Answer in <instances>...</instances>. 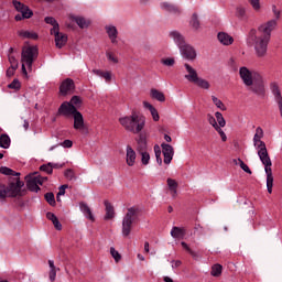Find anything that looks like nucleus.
<instances>
[{"instance_id":"obj_1","label":"nucleus","mask_w":282,"mask_h":282,"mask_svg":"<svg viewBox=\"0 0 282 282\" xmlns=\"http://www.w3.org/2000/svg\"><path fill=\"white\" fill-rule=\"evenodd\" d=\"M276 20H270L260 26L257 31L251 32L249 43L254 50L257 58H265L268 56V45L272 39V32L276 30Z\"/></svg>"},{"instance_id":"obj_2","label":"nucleus","mask_w":282,"mask_h":282,"mask_svg":"<svg viewBox=\"0 0 282 282\" xmlns=\"http://www.w3.org/2000/svg\"><path fill=\"white\" fill-rule=\"evenodd\" d=\"M253 147L258 150V158L264 166V173L267 175V191L272 195V188L274 186V175L272 174V159L268 153V148L263 141V128L258 127L253 135Z\"/></svg>"},{"instance_id":"obj_3","label":"nucleus","mask_w":282,"mask_h":282,"mask_svg":"<svg viewBox=\"0 0 282 282\" xmlns=\"http://www.w3.org/2000/svg\"><path fill=\"white\" fill-rule=\"evenodd\" d=\"M119 122L129 133H141L147 124V118L138 113L119 118Z\"/></svg>"},{"instance_id":"obj_4","label":"nucleus","mask_w":282,"mask_h":282,"mask_svg":"<svg viewBox=\"0 0 282 282\" xmlns=\"http://www.w3.org/2000/svg\"><path fill=\"white\" fill-rule=\"evenodd\" d=\"M22 186H25V183L19 180V177L9 183L8 186L0 185V199H6L7 197H19V195H21Z\"/></svg>"},{"instance_id":"obj_5","label":"nucleus","mask_w":282,"mask_h":282,"mask_svg":"<svg viewBox=\"0 0 282 282\" xmlns=\"http://www.w3.org/2000/svg\"><path fill=\"white\" fill-rule=\"evenodd\" d=\"M139 213H140V209H138L137 207L128 208V212L126 213L122 219V227H121L122 237H129V235H131L133 223L138 219Z\"/></svg>"},{"instance_id":"obj_6","label":"nucleus","mask_w":282,"mask_h":282,"mask_svg":"<svg viewBox=\"0 0 282 282\" xmlns=\"http://www.w3.org/2000/svg\"><path fill=\"white\" fill-rule=\"evenodd\" d=\"M26 186L32 193H39L41 191L40 186L47 182V177L39 175V173L29 174L26 177Z\"/></svg>"},{"instance_id":"obj_7","label":"nucleus","mask_w":282,"mask_h":282,"mask_svg":"<svg viewBox=\"0 0 282 282\" xmlns=\"http://www.w3.org/2000/svg\"><path fill=\"white\" fill-rule=\"evenodd\" d=\"M39 56V47L28 46L22 50L21 63H25L29 69H32V64Z\"/></svg>"},{"instance_id":"obj_8","label":"nucleus","mask_w":282,"mask_h":282,"mask_svg":"<svg viewBox=\"0 0 282 282\" xmlns=\"http://www.w3.org/2000/svg\"><path fill=\"white\" fill-rule=\"evenodd\" d=\"M260 75L261 74L259 72L252 70L246 66L239 68V76L245 87H250V85H252V82L259 78Z\"/></svg>"},{"instance_id":"obj_9","label":"nucleus","mask_w":282,"mask_h":282,"mask_svg":"<svg viewBox=\"0 0 282 282\" xmlns=\"http://www.w3.org/2000/svg\"><path fill=\"white\" fill-rule=\"evenodd\" d=\"M12 3L17 12L21 13L14 17L15 21H23L24 19H32V17H34V12L30 9V7L21 3L18 0H13Z\"/></svg>"},{"instance_id":"obj_10","label":"nucleus","mask_w":282,"mask_h":282,"mask_svg":"<svg viewBox=\"0 0 282 282\" xmlns=\"http://www.w3.org/2000/svg\"><path fill=\"white\" fill-rule=\"evenodd\" d=\"M250 91L256 94L257 96H265V82L263 80V76L259 75L253 82L252 85L247 86Z\"/></svg>"},{"instance_id":"obj_11","label":"nucleus","mask_w":282,"mask_h":282,"mask_svg":"<svg viewBox=\"0 0 282 282\" xmlns=\"http://www.w3.org/2000/svg\"><path fill=\"white\" fill-rule=\"evenodd\" d=\"M76 113H78V110L68 101H64L58 108V115L64 116V118H72Z\"/></svg>"},{"instance_id":"obj_12","label":"nucleus","mask_w":282,"mask_h":282,"mask_svg":"<svg viewBox=\"0 0 282 282\" xmlns=\"http://www.w3.org/2000/svg\"><path fill=\"white\" fill-rule=\"evenodd\" d=\"M180 53L186 61H195V58H197V51H195V47L189 44L181 46Z\"/></svg>"},{"instance_id":"obj_13","label":"nucleus","mask_w":282,"mask_h":282,"mask_svg":"<svg viewBox=\"0 0 282 282\" xmlns=\"http://www.w3.org/2000/svg\"><path fill=\"white\" fill-rule=\"evenodd\" d=\"M51 34L55 36V45L58 50H62V47L67 45V34L61 33V29H51Z\"/></svg>"},{"instance_id":"obj_14","label":"nucleus","mask_w":282,"mask_h":282,"mask_svg":"<svg viewBox=\"0 0 282 282\" xmlns=\"http://www.w3.org/2000/svg\"><path fill=\"white\" fill-rule=\"evenodd\" d=\"M161 149L164 158V164H171V162H173V155H175V150L173 149V145L169 143H162Z\"/></svg>"},{"instance_id":"obj_15","label":"nucleus","mask_w":282,"mask_h":282,"mask_svg":"<svg viewBox=\"0 0 282 282\" xmlns=\"http://www.w3.org/2000/svg\"><path fill=\"white\" fill-rule=\"evenodd\" d=\"M75 89H76V84L72 78H66L59 85V94L62 96H67V94H72V91H74Z\"/></svg>"},{"instance_id":"obj_16","label":"nucleus","mask_w":282,"mask_h":282,"mask_svg":"<svg viewBox=\"0 0 282 282\" xmlns=\"http://www.w3.org/2000/svg\"><path fill=\"white\" fill-rule=\"evenodd\" d=\"M207 120L212 127H214L215 131L220 135L223 142H226L228 140V137L226 135V132L219 127L217 123V119L213 115H207Z\"/></svg>"},{"instance_id":"obj_17","label":"nucleus","mask_w":282,"mask_h":282,"mask_svg":"<svg viewBox=\"0 0 282 282\" xmlns=\"http://www.w3.org/2000/svg\"><path fill=\"white\" fill-rule=\"evenodd\" d=\"M74 118V129L75 131H83L85 129V118H83V113L80 111H77Z\"/></svg>"},{"instance_id":"obj_18","label":"nucleus","mask_w":282,"mask_h":282,"mask_svg":"<svg viewBox=\"0 0 282 282\" xmlns=\"http://www.w3.org/2000/svg\"><path fill=\"white\" fill-rule=\"evenodd\" d=\"M184 67L187 72V74H185L186 80H188V83L197 82V78H199V76L197 75V70L193 68V66H191L189 64H185Z\"/></svg>"},{"instance_id":"obj_19","label":"nucleus","mask_w":282,"mask_h":282,"mask_svg":"<svg viewBox=\"0 0 282 282\" xmlns=\"http://www.w3.org/2000/svg\"><path fill=\"white\" fill-rule=\"evenodd\" d=\"M135 151L133 150V148H131V145H127L126 148V162L128 164V166H134L135 165Z\"/></svg>"},{"instance_id":"obj_20","label":"nucleus","mask_w":282,"mask_h":282,"mask_svg":"<svg viewBox=\"0 0 282 282\" xmlns=\"http://www.w3.org/2000/svg\"><path fill=\"white\" fill-rule=\"evenodd\" d=\"M80 213H83L84 217L86 219H89V221H96V218L94 217V213H91V208L86 203L79 204Z\"/></svg>"},{"instance_id":"obj_21","label":"nucleus","mask_w":282,"mask_h":282,"mask_svg":"<svg viewBox=\"0 0 282 282\" xmlns=\"http://www.w3.org/2000/svg\"><path fill=\"white\" fill-rule=\"evenodd\" d=\"M217 36L221 45H232V43H235V39L232 37V35L226 32H219Z\"/></svg>"},{"instance_id":"obj_22","label":"nucleus","mask_w":282,"mask_h":282,"mask_svg":"<svg viewBox=\"0 0 282 282\" xmlns=\"http://www.w3.org/2000/svg\"><path fill=\"white\" fill-rule=\"evenodd\" d=\"M70 20L75 21V23H77L78 28H80L82 30H85V28H89L91 23L89 20L76 15H70Z\"/></svg>"},{"instance_id":"obj_23","label":"nucleus","mask_w":282,"mask_h":282,"mask_svg":"<svg viewBox=\"0 0 282 282\" xmlns=\"http://www.w3.org/2000/svg\"><path fill=\"white\" fill-rule=\"evenodd\" d=\"M143 107H144V109H149L154 122L160 121V113L158 112V109H155V107H153V105H151L149 101H143Z\"/></svg>"},{"instance_id":"obj_24","label":"nucleus","mask_w":282,"mask_h":282,"mask_svg":"<svg viewBox=\"0 0 282 282\" xmlns=\"http://www.w3.org/2000/svg\"><path fill=\"white\" fill-rule=\"evenodd\" d=\"M170 36L173 39L176 45H178L180 48L183 47V45H186V43H184V36L180 32L172 31L170 32Z\"/></svg>"},{"instance_id":"obj_25","label":"nucleus","mask_w":282,"mask_h":282,"mask_svg":"<svg viewBox=\"0 0 282 282\" xmlns=\"http://www.w3.org/2000/svg\"><path fill=\"white\" fill-rule=\"evenodd\" d=\"M170 36L173 39L176 45H178L180 48L183 47V45H186V43H184V36L180 32L172 31L170 32Z\"/></svg>"},{"instance_id":"obj_26","label":"nucleus","mask_w":282,"mask_h":282,"mask_svg":"<svg viewBox=\"0 0 282 282\" xmlns=\"http://www.w3.org/2000/svg\"><path fill=\"white\" fill-rule=\"evenodd\" d=\"M150 96H151V98H153V100H158L159 102H165V100H166L164 93H162L155 88H152L150 90Z\"/></svg>"},{"instance_id":"obj_27","label":"nucleus","mask_w":282,"mask_h":282,"mask_svg":"<svg viewBox=\"0 0 282 282\" xmlns=\"http://www.w3.org/2000/svg\"><path fill=\"white\" fill-rule=\"evenodd\" d=\"M106 32H107L111 43L118 42L116 40V39H118V29H116V26H113V25L106 26Z\"/></svg>"},{"instance_id":"obj_28","label":"nucleus","mask_w":282,"mask_h":282,"mask_svg":"<svg viewBox=\"0 0 282 282\" xmlns=\"http://www.w3.org/2000/svg\"><path fill=\"white\" fill-rule=\"evenodd\" d=\"M46 218L50 219V221H52L54 228H56L57 230H63V225L61 224V221L58 220V217H56L54 213L48 212L46 214Z\"/></svg>"},{"instance_id":"obj_29","label":"nucleus","mask_w":282,"mask_h":282,"mask_svg":"<svg viewBox=\"0 0 282 282\" xmlns=\"http://www.w3.org/2000/svg\"><path fill=\"white\" fill-rule=\"evenodd\" d=\"M185 235L186 230L184 228L173 227L171 230V237H173L174 239L184 238Z\"/></svg>"},{"instance_id":"obj_30","label":"nucleus","mask_w":282,"mask_h":282,"mask_svg":"<svg viewBox=\"0 0 282 282\" xmlns=\"http://www.w3.org/2000/svg\"><path fill=\"white\" fill-rule=\"evenodd\" d=\"M18 34L22 39H31L32 41H36V39H39V34L34 31H20Z\"/></svg>"},{"instance_id":"obj_31","label":"nucleus","mask_w":282,"mask_h":282,"mask_svg":"<svg viewBox=\"0 0 282 282\" xmlns=\"http://www.w3.org/2000/svg\"><path fill=\"white\" fill-rule=\"evenodd\" d=\"M167 186L171 191L172 197H177V181L173 178H167Z\"/></svg>"},{"instance_id":"obj_32","label":"nucleus","mask_w":282,"mask_h":282,"mask_svg":"<svg viewBox=\"0 0 282 282\" xmlns=\"http://www.w3.org/2000/svg\"><path fill=\"white\" fill-rule=\"evenodd\" d=\"M93 74L105 78L106 83H111V72H102L101 69H93Z\"/></svg>"},{"instance_id":"obj_33","label":"nucleus","mask_w":282,"mask_h":282,"mask_svg":"<svg viewBox=\"0 0 282 282\" xmlns=\"http://www.w3.org/2000/svg\"><path fill=\"white\" fill-rule=\"evenodd\" d=\"M105 206H106L105 219L106 220L113 219V217L116 216V212L113 210V206H111V203H109V202H106Z\"/></svg>"},{"instance_id":"obj_34","label":"nucleus","mask_w":282,"mask_h":282,"mask_svg":"<svg viewBox=\"0 0 282 282\" xmlns=\"http://www.w3.org/2000/svg\"><path fill=\"white\" fill-rule=\"evenodd\" d=\"M11 140L10 135L1 134L0 135V148L1 149H10Z\"/></svg>"},{"instance_id":"obj_35","label":"nucleus","mask_w":282,"mask_h":282,"mask_svg":"<svg viewBox=\"0 0 282 282\" xmlns=\"http://www.w3.org/2000/svg\"><path fill=\"white\" fill-rule=\"evenodd\" d=\"M189 25L196 32H197V30H199L200 23H199V17L197 15V13H193L192 14V19L189 21Z\"/></svg>"},{"instance_id":"obj_36","label":"nucleus","mask_w":282,"mask_h":282,"mask_svg":"<svg viewBox=\"0 0 282 282\" xmlns=\"http://www.w3.org/2000/svg\"><path fill=\"white\" fill-rule=\"evenodd\" d=\"M0 173L2 175H11L12 177H19V175H21V173L13 171L12 169L8 167V166H2L0 167Z\"/></svg>"},{"instance_id":"obj_37","label":"nucleus","mask_w":282,"mask_h":282,"mask_svg":"<svg viewBox=\"0 0 282 282\" xmlns=\"http://www.w3.org/2000/svg\"><path fill=\"white\" fill-rule=\"evenodd\" d=\"M48 265H50V280L52 282L56 281V265H54V260H48Z\"/></svg>"},{"instance_id":"obj_38","label":"nucleus","mask_w":282,"mask_h":282,"mask_svg":"<svg viewBox=\"0 0 282 282\" xmlns=\"http://www.w3.org/2000/svg\"><path fill=\"white\" fill-rule=\"evenodd\" d=\"M194 85H197L198 87H200V89H210V84L208 83V80L202 79L199 77H197V80L194 82Z\"/></svg>"},{"instance_id":"obj_39","label":"nucleus","mask_w":282,"mask_h":282,"mask_svg":"<svg viewBox=\"0 0 282 282\" xmlns=\"http://www.w3.org/2000/svg\"><path fill=\"white\" fill-rule=\"evenodd\" d=\"M223 270H224V267H221V264H214L212 267L210 274L212 276H221Z\"/></svg>"},{"instance_id":"obj_40","label":"nucleus","mask_w":282,"mask_h":282,"mask_svg":"<svg viewBox=\"0 0 282 282\" xmlns=\"http://www.w3.org/2000/svg\"><path fill=\"white\" fill-rule=\"evenodd\" d=\"M161 9L165 10V12H178L177 7H175L169 2L161 3Z\"/></svg>"},{"instance_id":"obj_41","label":"nucleus","mask_w":282,"mask_h":282,"mask_svg":"<svg viewBox=\"0 0 282 282\" xmlns=\"http://www.w3.org/2000/svg\"><path fill=\"white\" fill-rule=\"evenodd\" d=\"M75 109L78 111L80 109V105H83V100L78 96H73L68 101Z\"/></svg>"},{"instance_id":"obj_42","label":"nucleus","mask_w":282,"mask_h":282,"mask_svg":"<svg viewBox=\"0 0 282 282\" xmlns=\"http://www.w3.org/2000/svg\"><path fill=\"white\" fill-rule=\"evenodd\" d=\"M215 118L216 122H218V127H220V129H224V127H226V119H224V115H221V112H216Z\"/></svg>"},{"instance_id":"obj_43","label":"nucleus","mask_w":282,"mask_h":282,"mask_svg":"<svg viewBox=\"0 0 282 282\" xmlns=\"http://www.w3.org/2000/svg\"><path fill=\"white\" fill-rule=\"evenodd\" d=\"M45 23H47L48 25H53L52 30H61V28L58 26V22L56 21V19L52 18V17H46L44 19Z\"/></svg>"},{"instance_id":"obj_44","label":"nucleus","mask_w":282,"mask_h":282,"mask_svg":"<svg viewBox=\"0 0 282 282\" xmlns=\"http://www.w3.org/2000/svg\"><path fill=\"white\" fill-rule=\"evenodd\" d=\"M64 177L68 180V182H73V180H76V172H74L73 169H67L64 171Z\"/></svg>"},{"instance_id":"obj_45","label":"nucleus","mask_w":282,"mask_h":282,"mask_svg":"<svg viewBox=\"0 0 282 282\" xmlns=\"http://www.w3.org/2000/svg\"><path fill=\"white\" fill-rule=\"evenodd\" d=\"M212 100L218 109H221V111H226V106L219 98H217L216 96H212Z\"/></svg>"},{"instance_id":"obj_46","label":"nucleus","mask_w":282,"mask_h":282,"mask_svg":"<svg viewBox=\"0 0 282 282\" xmlns=\"http://www.w3.org/2000/svg\"><path fill=\"white\" fill-rule=\"evenodd\" d=\"M40 170L44 173H47V175H52V173H54V166L52 165V163L40 166Z\"/></svg>"},{"instance_id":"obj_47","label":"nucleus","mask_w":282,"mask_h":282,"mask_svg":"<svg viewBox=\"0 0 282 282\" xmlns=\"http://www.w3.org/2000/svg\"><path fill=\"white\" fill-rule=\"evenodd\" d=\"M138 152L142 153V152H147V140L144 139H140L138 142Z\"/></svg>"},{"instance_id":"obj_48","label":"nucleus","mask_w":282,"mask_h":282,"mask_svg":"<svg viewBox=\"0 0 282 282\" xmlns=\"http://www.w3.org/2000/svg\"><path fill=\"white\" fill-rule=\"evenodd\" d=\"M110 254L115 259L116 263H118L120 259H122V256H120V252H118V250H116V248L113 247L110 248Z\"/></svg>"},{"instance_id":"obj_49","label":"nucleus","mask_w":282,"mask_h":282,"mask_svg":"<svg viewBox=\"0 0 282 282\" xmlns=\"http://www.w3.org/2000/svg\"><path fill=\"white\" fill-rule=\"evenodd\" d=\"M140 155L142 164L147 166V164H149V161L151 160V155L149 154V152H140Z\"/></svg>"},{"instance_id":"obj_50","label":"nucleus","mask_w":282,"mask_h":282,"mask_svg":"<svg viewBox=\"0 0 282 282\" xmlns=\"http://www.w3.org/2000/svg\"><path fill=\"white\" fill-rule=\"evenodd\" d=\"M45 199H46L47 204H50V206L56 205V199L54 198V193H46Z\"/></svg>"},{"instance_id":"obj_51","label":"nucleus","mask_w":282,"mask_h":282,"mask_svg":"<svg viewBox=\"0 0 282 282\" xmlns=\"http://www.w3.org/2000/svg\"><path fill=\"white\" fill-rule=\"evenodd\" d=\"M162 65H165V67H173L175 65V58L173 57H167L164 59H161Z\"/></svg>"},{"instance_id":"obj_52","label":"nucleus","mask_w":282,"mask_h":282,"mask_svg":"<svg viewBox=\"0 0 282 282\" xmlns=\"http://www.w3.org/2000/svg\"><path fill=\"white\" fill-rule=\"evenodd\" d=\"M9 89H15V91H19L21 89V82L19 79H13L11 84L8 85Z\"/></svg>"},{"instance_id":"obj_53","label":"nucleus","mask_w":282,"mask_h":282,"mask_svg":"<svg viewBox=\"0 0 282 282\" xmlns=\"http://www.w3.org/2000/svg\"><path fill=\"white\" fill-rule=\"evenodd\" d=\"M250 6L253 8V10H256L257 12H259V10H261V2L260 0H248Z\"/></svg>"},{"instance_id":"obj_54","label":"nucleus","mask_w":282,"mask_h":282,"mask_svg":"<svg viewBox=\"0 0 282 282\" xmlns=\"http://www.w3.org/2000/svg\"><path fill=\"white\" fill-rule=\"evenodd\" d=\"M238 162H239L240 169H242V171H245V173H248L249 175H252V170H250L248 164H246L243 161H238Z\"/></svg>"},{"instance_id":"obj_55","label":"nucleus","mask_w":282,"mask_h":282,"mask_svg":"<svg viewBox=\"0 0 282 282\" xmlns=\"http://www.w3.org/2000/svg\"><path fill=\"white\" fill-rule=\"evenodd\" d=\"M59 147H63V149H72V147H74V142L69 139H66L59 143Z\"/></svg>"},{"instance_id":"obj_56","label":"nucleus","mask_w":282,"mask_h":282,"mask_svg":"<svg viewBox=\"0 0 282 282\" xmlns=\"http://www.w3.org/2000/svg\"><path fill=\"white\" fill-rule=\"evenodd\" d=\"M67 188H69V185L64 184L59 187V192L56 195V199H58V197L65 195V191H67Z\"/></svg>"},{"instance_id":"obj_57","label":"nucleus","mask_w":282,"mask_h":282,"mask_svg":"<svg viewBox=\"0 0 282 282\" xmlns=\"http://www.w3.org/2000/svg\"><path fill=\"white\" fill-rule=\"evenodd\" d=\"M9 63H10L11 67L19 68V61H17L15 56L9 55Z\"/></svg>"},{"instance_id":"obj_58","label":"nucleus","mask_w":282,"mask_h":282,"mask_svg":"<svg viewBox=\"0 0 282 282\" xmlns=\"http://www.w3.org/2000/svg\"><path fill=\"white\" fill-rule=\"evenodd\" d=\"M106 56L111 63L118 64V57L113 56V53L108 52L106 53Z\"/></svg>"},{"instance_id":"obj_59","label":"nucleus","mask_w":282,"mask_h":282,"mask_svg":"<svg viewBox=\"0 0 282 282\" xmlns=\"http://www.w3.org/2000/svg\"><path fill=\"white\" fill-rule=\"evenodd\" d=\"M17 69H19L18 67H14V66H10L8 69H7V76L10 78L12 77V75L14 74V72H17Z\"/></svg>"},{"instance_id":"obj_60","label":"nucleus","mask_w":282,"mask_h":282,"mask_svg":"<svg viewBox=\"0 0 282 282\" xmlns=\"http://www.w3.org/2000/svg\"><path fill=\"white\" fill-rule=\"evenodd\" d=\"M272 12H273L275 19H281V11L276 10V6L272 7Z\"/></svg>"},{"instance_id":"obj_61","label":"nucleus","mask_w":282,"mask_h":282,"mask_svg":"<svg viewBox=\"0 0 282 282\" xmlns=\"http://www.w3.org/2000/svg\"><path fill=\"white\" fill-rule=\"evenodd\" d=\"M154 153H155V158H159L160 155H162V150L160 149V145H154Z\"/></svg>"},{"instance_id":"obj_62","label":"nucleus","mask_w":282,"mask_h":282,"mask_svg":"<svg viewBox=\"0 0 282 282\" xmlns=\"http://www.w3.org/2000/svg\"><path fill=\"white\" fill-rule=\"evenodd\" d=\"M172 268L175 270V268H180L182 265V261L180 260H173L172 262Z\"/></svg>"},{"instance_id":"obj_63","label":"nucleus","mask_w":282,"mask_h":282,"mask_svg":"<svg viewBox=\"0 0 282 282\" xmlns=\"http://www.w3.org/2000/svg\"><path fill=\"white\" fill-rule=\"evenodd\" d=\"M23 129L24 131H28V129H30V121H28V119H25L23 122Z\"/></svg>"},{"instance_id":"obj_64","label":"nucleus","mask_w":282,"mask_h":282,"mask_svg":"<svg viewBox=\"0 0 282 282\" xmlns=\"http://www.w3.org/2000/svg\"><path fill=\"white\" fill-rule=\"evenodd\" d=\"M182 248H184V250H186L187 252H191V249L188 248V245L186 242H181Z\"/></svg>"}]
</instances>
